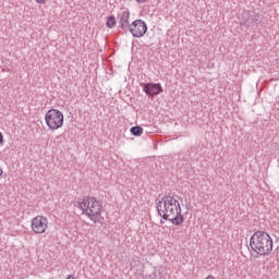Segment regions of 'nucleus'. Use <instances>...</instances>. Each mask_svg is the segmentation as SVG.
<instances>
[{
  "label": "nucleus",
  "instance_id": "nucleus-8",
  "mask_svg": "<svg viewBox=\"0 0 279 279\" xmlns=\"http://www.w3.org/2000/svg\"><path fill=\"white\" fill-rule=\"evenodd\" d=\"M120 23L122 27L130 25V11H123L120 15Z\"/></svg>",
  "mask_w": 279,
  "mask_h": 279
},
{
  "label": "nucleus",
  "instance_id": "nucleus-11",
  "mask_svg": "<svg viewBox=\"0 0 279 279\" xmlns=\"http://www.w3.org/2000/svg\"><path fill=\"white\" fill-rule=\"evenodd\" d=\"M36 3L44 5V3H47V0H35Z\"/></svg>",
  "mask_w": 279,
  "mask_h": 279
},
{
  "label": "nucleus",
  "instance_id": "nucleus-13",
  "mask_svg": "<svg viewBox=\"0 0 279 279\" xmlns=\"http://www.w3.org/2000/svg\"><path fill=\"white\" fill-rule=\"evenodd\" d=\"M205 279H215V276L209 275V276H207Z\"/></svg>",
  "mask_w": 279,
  "mask_h": 279
},
{
  "label": "nucleus",
  "instance_id": "nucleus-3",
  "mask_svg": "<svg viewBox=\"0 0 279 279\" xmlns=\"http://www.w3.org/2000/svg\"><path fill=\"white\" fill-rule=\"evenodd\" d=\"M250 247L258 256H269L274 252V239L265 231H256L250 239Z\"/></svg>",
  "mask_w": 279,
  "mask_h": 279
},
{
  "label": "nucleus",
  "instance_id": "nucleus-5",
  "mask_svg": "<svg viewBox=\"0 0 279 279\" xmlns=\"http://www.w3.org/2000/svg\"><path fill=\"white\" fill-rule=\"evenodd\" d=\"M31 230L34 234H45L49 230V218L37 215L31 219Z\"/></svg>",
  "mask_w": 279,
  "mask_h": 279
},
{
  "label": "nucleus",
  "instance_id": "nucleus-4",
  "mask_svg": "<svg viewBox=\"0 0 279 279\" xmlns=\"http://www.w3.org/2000/svg\"><path fill=\"white\" fill-rule=\"evenodd\" d=\"M45 122L48 130L56 132L64 125V113L58 109H49L45 114Z\"/></svg>",
  "mask_w": 279,
  "mask_h": 279
},
{
  "label": "nucleus",
  "instance_id": "nucleus-2",
  "mask_svg": "<svg viewBox=\"0 0 279 279\" xmlns=\"http://www.w3.org/2000/svg\"><path fill=\"white\" fill-rule=\"evenodd\" d=\"M77 208L83 215L92 221V223H104V205L95 196H85L77 201Z\"/></svg>",
  "mask_w": 279,
  "mask_h": 279
},
{
  "label": "nucleus",
  "instance_id": "nucleus-14",
  "mask_svg": "<svg viewBox=\"0 0 279 279\" xmlns=\"http://www.w3.org/2000/svg\"><path fill=\"white\" fill-rule=\"evenodd\" d=\"M3 175V168L0 167V178Z\"/></svg>",
  "mask_w": 279,
  "mask_h": 279
},
{
  "label": "nucleus",
  "instance_id": "nucleus-9",
  "mask_svg": "<svg viewBox=\"0 0 279 279\" xmlns=\"http://www.w3.org/2000/svg\"><path fill=\"white\" fill-rule=\"evenodd\" d=\"M131 134H133V136H143V126H133L130 130Z\"/></svg>",
  "mask_w": 279,
  "mask_h": 279
},
{
  "label": "nucleus",
  "instance_id": "nucleus-1",
  "mask_svg": "<svg viewBox=\"0 0 279 279\" xmlns=\"http://www.w3.org/2000/svg\"><path fill=\"white\" fill-rule=\"evenodd\" d=\"M157 210L162 219L171 221L173 226H182L184 223L180 201L171 195H166L159 199Z\"/></svg>",
  "mask_w": 279,
  "mask_h": 279
},
{
  "label": "nucleus",
  "instance_id": "nucleus-10",
  "mask_svg": "<svg viewBox=\"0 0 279 279\" xmlns=\"http://www.w3.org/2000/svg\"><path fill=\"white\" fill-rule=\"evenodd\" d=\"M114 25H117V19L114 17V15H111L107 19V27L111 29L112 27H114Z\"/></svg>",
  "mask_w": 279,
  "mask_h": 279
},
{
  "label": "nucleus",
  "instance_id": "nucleus-15",
  "mask_svg": "<svg viewBox=\"0 0 279 279\" xmlns=\"http://www.w3.org/2000/svg\"><path fill=\"white\" fill-rule=\"evenodd\" d=\"M66 279H75V277L69 275V276L66 277Z\"/></svg>",
  "mask_w": 279,
  "mask_h": 279
},
{
  "label": "nucleus",
  "instance_id": "nucleus-16",
  "mask_svg": "<svg viewBox=\"0 0 279 279\" xmlns=\"http://www.w3.org/2000/svg\"><path fill=\"white\" fill-rule=\"evenodd\" d=\"M137 3H145V0H136Z\"/></svg>",
  "mask_w": 279,
  "mask_h": 279
},
{
  "label": "nucleus",
  "instance_id": "nucleus-12",
  "mask_svg": "<svg viewBox=\"0 0 279 279\" xmlns=\"http://www.w3.org/2000/svg\"><path fill=\"white\" fill-rule=\"evenodd\" d=\"M0 145H3V133L0 132Z\"/></svg>",
  "mask_w": 279,
  "mask_h": 279
},
{
  "label": "nucleus",
  "instance_id": "nucleus-7",
  "mask_svg": "<svg viewBox=\"0 0 279 279\" xmlns=\"http://www.w3.org/2000/svg\"><path fill=\"white\" fill-rule=\"evenodd\" d=\"M143 90L146 95H149V97H155V95L162 93V86L159 83H147L144 84Z\"/></svg>",
  "mask_w": 279,
  "mask_h": 279
},
{
  "label": "nucleus",
  "instance_id": "nucleus-6",
  "mask_svg": "<svg viewBox=\"0 0 279 279\" xmlns=\"http://www.w3.org/2000/svg\"><path fill=\"white\" fill-rule=\"evenodd\" d=\"M130 32L135 38H143L147 34V24L143 20H135L130 27Z\"/></svg>",
  "mask_w": 279,
  "mask_h": 279
}]
</instances>
